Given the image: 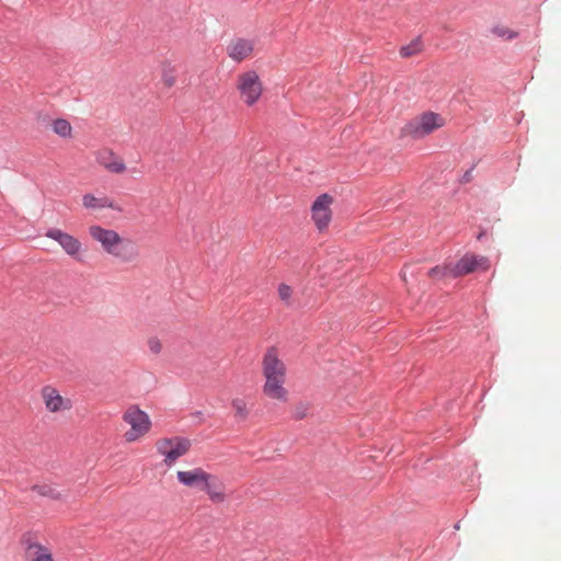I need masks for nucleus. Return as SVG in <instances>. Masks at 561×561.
Instances as JSON below:
<instances>
[{
  "instance_id": "nucleus-24",
  "label": "nucleus",
  "mask_w": 561,
  "mask_h": 561,
  "mask_svg": "<svg viewBox=\"0 0 561 561\" xmlns=\"http://www.w3.org/2000/svg\"><path fill=\"white\" fill-rule=\"evenodd\" d=\"M291 294H293V290H291V288H290L288 285H286V284H280V285L278 286V296H279V298H280L283 301H285V302H287V304H288V302H289V299H290V297H291Z\"/></svg>"
},
{
  "instance_id": "nucleus-11",
  "label": "nucleus",
  "mask_w": 561,
  "mask_h": 561,
  "mask_svg": "<svg viewBox=\"0 0 561 561\" xmlns=\"http://www.w3.org/2000/svg\"><path fill=\"white\" fill-rule=\"evenodd\" d=\"M178 481L187 486L195 489H203L207 484V480H213V476L206 472L201 467H194L187 470H179L176 472Z\"/></svg>"
},
{
  "instance_id": "nucleus-6",
  "label": "nucleus",
  "mask_w": 561,
  "mask_h": 561,
  "mask_svg": "<svg viewBox=\"0 0 561 561\" xmlns=\"http://www.w3.org/2000/svg\"><path fill=\"white\" fill-rule=\"evenodd\" d=\"M191 440L184 437H163L156 442L157 453L163 457L165 466H173L179 458L183 457L191 449Z\"/></svg>"
},
{
  "instance_id": "nucleus-19",
  "label": "nucleus",
  "mask_w": 561,
  "mask_h": 561,
  "mask_svg": "<svg viewBox=\"0 0 561 561\" xmlns=\"http://www.w3.org/2000/svg\"><path fill=\"white\" fill-rule=\"evenodd\" d=\"M53 131L61 138L72 137V126L65 118H57L51 122Z\"/></svg>"
},
{
  "instance_id": "nucleus-7",
  "label": "nucleus",
  "mask_w": 561,
  "mask_h": 561,
  "mask_svg": "<svg viewBox=\"0 0 561 561\" xmlns=\"http://www.w3.org/2000/svg\"><path fill=\"white\" fill-rule=\"evenodd\" d=\"M45 236L56 241L62 251L76 261H81L84 253V248L81 241L75 236L59 229L50 228L46 231Z\"/></svg>"
},
{
  "instance_id": "nucleus-2",
  "label": "nucleus",
  "mask_w": 561,
  "mask_h": 561,
  "mask_svg": "<svg viewBox=\"0 0 561 561\" xmlns=\"http://www.w3.org/2000/svg\"><path fill=\"white\" fill-rule=\"evenodd\" d=\"M88 233L107 255L119 263L129 264L138 261V248L130 239L122 237L116 230L94 224L89 226Z\"/></svg>"
},
{
  "instance_id": "nucleus-4",
  "label": "nucleus",
  "mask_w": 561,
  "mask_h": 561,
  "mask_svg": "<svg viewBox=\"0 0 561 561\" xmlns=\"http://www.w3.org/2000/svg\"><path fill=\"white\" fill-rule=\"evenodd\" d=\"M444 118L433 112L423 113L408 122L400 131L401 137L423 138L443 127Z\"/></svg>"
},
{
  "instance_id": "nucleus-13",
  "label": "nucleus",
  "mask_w": 561,
  "mask_h": 561,
  "mask_svg": "<svg viewBox=\"0 0 561 561\" xmlns=\"http://www.w3.org/2000/svg\"><path fill=\"white\" fill-rule=\"evenodd\" d=\"M82 207L89 211H100L108 208L115 211H122V207L110 196L105 194L94 195L92 193H85L81 198Z\"/></svg>"
},
{
  "instance_id": "nucleus-17",
  "label": "nucleus",
  "mask_w": 561,
  "mask_h": 561,
  "mask_svg": "<svg viewBox=\"0 0 561 561\" xmlns=\"http://www.w3.org/2000/svg\"><path fill=\"white\" fill-rule=\"evenodd\" d=\"M202 490L205 491L209 500L215 503H222L226 500L225 488L216 482L214 477L213 480H207V484H205Z\"/></svg>"
},
{
  "instance_id": "nucleus-12",
  "label": "nucleus",
  "mask_w": 561,
  "mask_h": 561,
  "mask_svg": "<svg viewBox=\"0 0 561 561\" xmlns=\"http://www.w3.org/2000/svg\"><path fill=\"white\" fill-rule=\"evenodd\" d=\"M98 164L103 167L107 172L114 174H123L126 171L124 160L113 150L103 148L95 152Z\"/></svg>"
},
{
  "instance_id": "nucleus-15",
  "label": "nucleus",
  "mask_w": 561,
  "mask_h": 561,
  "mask_svg": "<svg viewBox=\"0 0 561 561\" xmlns=\"http://www.w3.org/2000/svg\"><path fill=\"white\" fill-rule=\"evenodd\" d=\"M24 557L26 561H55L50 548L39 542H28Z\"/></svg>"
},
{
  "instance_id": "nucleus-14",
  "label": "nucleus",
  "mask_w": 561,
  "mask_h": 561,
  "mask_svg": "<svg viewBox=\"0 0 561 561\" xmlns=\"http://www.w3.org/2000/svg\"><path fill=\"white\" fill-rule=\"evenodd\" d=\"M254 51V42L247 38H234L227 46L228 56L237 62H241L252 57Z\"/></svg>"
},
{
  "instance_id": "nucleus-8",
  "label": "nucleus",
  "mask_w": 561,
  "mask_h": 561,
  "mask_svg": "<svg viewBox=\"0 0 561 561\" xmlns=\"http://www.w3.org/2000/svg\"><path fill=\"white\" fill-rule=\"evenodd\" d=\"M41 398L45 409L50 413H65L73 407L70 398L64 397L57 388L50 385L42 388Z\"/></svg>"
},
{
  "instance_id": "nucleus-20",
  "label": "nucleus",
  "mask_w": 561,
  "mask_h": 561,
  "mask_svg": "<svg viewBox=\"0 0 561 561\" xmlns=\"http://www.w3.org/2000/svg\"><path fill=\"white\" fill-rule=\"evenodd\" d=\"M232 410H233V416L237 421L243 422L249 416V409L243 399L236 398L231 402Z\"/></svg>"
},
{
  "instance_id": "nucleus-22",
  "label": "nucleus",
  "mask_w": 561,
  "mask_h": 561,
  "mask_svg": "<svg viewBox=\"0 0 561 561\" xmlns=\"http://www.w3.org/2000/svg\"><path fill=\"white\" fill-rule=\"evenodd\" d=\"M422 50V44L420 41H414L412 43H410L409 45L407 46H403L401 49H400V55L402 57H412V56H415L417 55L419 53H421Z\"/></svg>"
},
{
  "instance_id": "nucleus-18",
  "label": "nucleus",
  "mask_w": 561,
  "mask_h": 561,
  "mask_svg": "<svg viewBox=\"0 0 561 561\" xmlns=\"http://www.w3.org/2000/svg\"><path fill=\"white\" fill-rule=\"evenodd\" d=\"M178 69L171 61H164L161 65V81L168 89L174 87L178 82Z\"/></svg>"
},
{
  "instance_id": "nucleus-16",
  "label": "nucleus",
  "mask_w": 561,
  "mask_h": 561,
  "mask_svg": "<svg viewBox=\"0 0 561 561\" xmlns=\"http://www.w3.org/2000/svg\"><path fill=\"white\" fill-rule=\"evenodd\" d=\"M32 491L37 493L39 496L48 497L54 501L64 502L67 500V492L59 489L56 484H35L32 486Z\"/></svg>"
},
{
  "instance_id": "nucleus-9",
  "label": "nucleus",
  "mask_w": 561,
  "mask_h": 561,
  "mask_svg": "<svg viewBox=\"0 0 561 561\" xmlns=\"http://www.w3.org/2000/svg\"><path fill=\"white\" fill-rule=\"evenodd\" d=\"M333 197L327 193L319 195L311 206V219L319 231L325 230L332 219Z\"/></svg>"
},
{
  "instance_id": "nucleus-23",
  "label": "nucleus",
  "mask_w": 561,
  "mask_h": 561,
  "mask_svg": "<svg viewBox=\"0 0 561 561\" xmlns=\"http://www.w3.org/2000/svg\"><path fill=\"white\" fill-rule=\"evenodd\" d=\"M147 346L151 354L160 355L163 350L162 341L157 336H151L147 340Z\"/></svg>"
},
{
  "instance_id": "nucleus-26",
  "label": "nucleus",
  "mask_w": 561,
  "mask_h": 561,
  "mask_svg": "<svg viewBox=\"0 0 561 561\" xmlns=\"http://www.w3.org/2000/svg\"><path fill=\"white\" fill-rule=\"evenodd\" d=\"M402 278L405 282V273L404 272L402 273Z\"/></svg>"
},
{
  "instance_id": "nucleus-3",
  "label": "nucleus",
  "mask_w": 561,
  "mask_h": 561,
  "mask_svg": "<svg viewBox=\"0 0 561 561\" xmlns=\"http://www.w3.org/2000/svg\"><path fill=\"white\" fill-rule=\"evenodd\" d=\"M122 419L129 426L124 433V440L128 444L141 440L152 428L150 416L137 405L127 408Z\"/></svg>"
},
{
  "instance_id": "nucleus-10",
  "label": "nucleus",
  "mask_w": 561,
  "mask_h": 561,
  "mask_svg": "<svg viewBox=\"0 0 561 561\" xmlns=\"http://www.w3.org/2000/svg\"><path fill=\"white\" fill-rule=\"evenodd\" d=\"M489 267L490 261L486 256L468 253L456 264H451V277L457 278L479 270L486 271Z\"/></svg>"
},
{
  "instance_id": "nucleus-21",
  "label": "nucleus",
  "mask_w": 561,
  "mask_h": 561,
  "mask_svg": "<svg viewBox=\"0 0 561 561\" xmlns=\"http://www.w3.org/2000/svg\"><path fill=\"white\" fill-rule=\"evenodd\" d=\"M428 276L437 279L451 277V264L438 265L431 268L428 271Z\"/></svg>"
},
{
  "instance_id": "nucleus-1",
  "label": "nucleus",
  "mask_w": 561,
  "mask_h": 561,
  "mask_svg": "<svg viewBox=\"0 0 561 561\" xmlns=\"http://www.w3.org/2000/svg\"><path fill=\"white\" fill-rule=\"evenodd\" d=\"M261 371L264 379L263 394L280 403L289 400V391L286 388L288 368L278 348L268 347L261 360Z\"/></svg>"
},
{
  "instance_id": "nucleus-25",
  "label": "nucleus",
  "mask_w": 561,
  "mask_h": 561,
  "mask_svg": "<svg viewBox=\"0 0 561 561\" xmlns=\"http://www.w3.org/2000/svg\"><path fill=\"white\" fill-rule=\"evenodd\" d=\"M506 33H508V35H507V36H508V38H513V37L515 36L512 32H508V31L503 32V33H501L500 35H503V36H504V35H506Z\"/></svg>"
},
{
  "instance_id": "nucleus-5",
  "label": "nucleus",
  "mask_w": 561,
  "mask_h": 561,
  "mask_svg": "<svg viewBox=\"0 0 561 561\" xmlns=\"http://www.w3.org/2000/svg\"><path fill=\"white\" fill-rule=\"evenodd\" d=\"M236 88L241 101L248 106H253L257 103L263 94V83L255 70H247L239 73Z\"/></svg>"
}]
</instances>
